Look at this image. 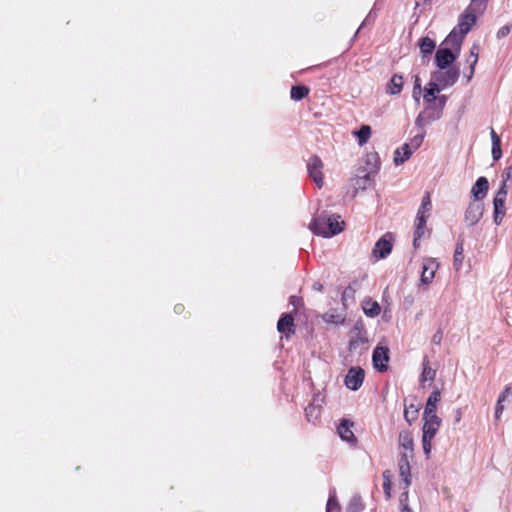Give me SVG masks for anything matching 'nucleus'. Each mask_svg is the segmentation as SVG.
I'll use <instances>...</instances> for the list:
<instances>
[{
	"instance_id": "f257e3e1",
	"label": "nucleus",
	"mask_w": 512,
	"mask_h": 512,
	"mask_svg": "<svg viewBox=\"0 0 512 512\" xmlns=\"http://www.w3.org/2000/svg\"><path fill=\"white\" fill-rule=\"evenodd\" d=\"M400 457L398 460L399 475L404 482L406 489L411 485L410 461L414 458V441L410 431H401L399 433Z\"/></svg>"
},
{
	"instance_id": "f03ea898",
	"label": "nucleus",
	"mask_w": 512,
	"mask_h": 512,
	"mask_svg": "<svg viewBox=\"0 0 512 512\" xmlns=\"http://www.w3.org/2000/svg\"><path fill=\"white\" fill-rule=\"evenodd\" d=\"M344 224V221L340 220V216H319L311 222L310 229L315 234L331 237L340 233L344 228Z\"/></svg>"
},
{
	"instance_id": "7ed1b4c3",
	"label": "nucleus",
	"mask_w": 512,
	"mask_h": 512,
	"mask_svg": "<svg viewBox=\"0 0 512 512\" xmlns=\"http://www.w3.org/2000/svg\"><path fill=\"white\" fill-rule=\"evenodd\" d=\"M423 418L424 425L422 428V445L426 457L429 458L432 449L431 442L440 428L441 419L437 415L427 417L423 416Z\"/></svg>"
},
{
	"instance_id": "20e7f679",
	"label": "nucleus",
	"mask_w": 512,
	"mask_h": 512,
	"mask_svg": "<svg viewBox=\"0 0 512 512\" xmlns=\"http://www.w3.org/2000/svg\"><path fill=\"white\" fill-rule=\"evenodd\" d=\"M484 11L477 10L476 8L466 7L458 19L457 30L462 35H467L472 27L477 22V16L482 15Z\"/></svg>"
},
{
	"instance_id": "39448f33",
	"label": "nucleus",
	"mask_w": 512,
	"mask_h": 512,
	"mask_svg": "<svg viewBox=\"0 0 512 512\" xmlns=\"http://www.w3.org/2000/svg\"><path fill=\"white\" fill-rule=\"evenodd\" d=\"M508 194V186L505 184V181H502V184L496 193L494 200H493V206H494V222L499 225L501 224L505 213V201Z\"/></svg>"
},
{
	"instance_id": "423d86ee",
	"label": "nucleus",
	"mask_w": 512,
	"mask_h": 512,
	"mask_svg": "<svg viewBox=\"0 0 512 512\" xmlns=\"http://www.w3.org/2000/svg\"><path fill=\"white\" fill-rule=\"evenodd\" d=\"M368 343L367 332L361 322H357L350 331L348 348L355 351Z\"/></svg>"
},
{
	"instance_id": "0eeeda50",
	"label": "nucleus",
	"mask_w": 512,
	"mask_h": 512,
	"mask_svg": "<svg viewBox=\"0 0 512 512\" xmlns=\"http://www.w3.org/2000/svg\"><path fill=\"white\" fill-rule=\"evenodd\" d=\"M394 237L390 232L385 233L376 243L372 254L376 259L386 258L392 251Z\"/></svg>"
},
{
	"instance_id": "6e6552de",
	"label": "nucleus",
	"mask_w": 512,
	"mask_h": 512,
	"mask_svg": "<svg viewBox=\"0 0 512 512\" xmlns=\"http://www.w3.org/2000/svg\"><path fill=\"white\" fill-rule=\"evenodd\" d=\"M389 360V348L380 345L376 346L372 354L374 368L381 373L386 372L388 370Z\"/></svg>"
},
{
	"instance_id": "1a4fd4ad",
	"label": "nucleus",
	"mask_w": 512,
	"mask_h": 512,
	"mask_svg": "<svg viewBox=\"0 0 512 512\" xmlns=\"http://www.w3.org/2000/svg\"><path fill=\"white\" fill-rule=\"evenodd\" d=\"M323 166L322 160L317 155H313L307 163L309 176L318 188H321L324 184V177L322 173Z\"/></svg>"
},
{
	"instance_id": "9d476101",
	"label": "nucleus",
	"mask_w": 512,
	"mask_h": 512,
	"mask_svg": "<svg viewBox=\"0 0 512 512\" xmlns=\"http://www.w3.org/2000/svg\"><path fill=\"white\" fill-rule=\"evenodd\" d=\"M365 372L360 367H352L345 376L344 383L350 390H358L364 381Z\"/></svg>"
},
{
	"instance_id": "9b49d317",
	"label": "nucleus",
	"mask_w": 512,
	"mask_h": 512,
	"mask_svg": "<svg viewBox=\"0 0 512 512\" xmlns=\"http://www.w3.org/2000/svg\"><path fill=\"white\" fill-rule=\"evenodd\" d=\"M457 54L450 48H439L435 53V64L441 69H447L456 60Z\"/></svg>"
},
{
	"instance_id": "f8f14e48",
	"label": "nucleus",
	"mask_w": 512,
	"mask_h": 512,
	"mask_svg": "<svg viewBox=\"0 0 512 512\" xmlns=\"http://www.w3.org/2000/svg\"><path fill=\"white\" fill-rule=\"evenodd\" d=\"M483 204L477 201L471 202L465 211V221L468 225L473 226L480 221L483 216Z\"/></svg>"
},
{
	"instance_id": "ddd939ff",
	"label": "nucleus",
	"mask_w": 512,
	"mask_h": 512,
	"mask_svg": "<svg viewBox=\"0 0 512 512\" xmlns=\"http://www.w3.org/2000/svg\"><path fill=\"white\" fill-rule=\"evenodd\" d=\"M439 264L433 258H427L422 265L421 282L429 284L433 281Z\"/></svg>"
},
{
	"instance_id": "4468645a",
	"label": "nucleus",
	"mask_w": 512,
	"mask_h": 512,
	"mask_svg": "<svg viewBox=\"0 0 512 512\" xmlns=\"http://www.w3.org/2000/svg\"><path fill=\"white\" fill-rule=\"evenodd\" d=\"M353 425V422H351L350 420L343 419L337 428L338 434L341 437V439L351 444H355L357 442V438L355 437L352 431Z\"/></svg>"
},
{
	"instance_id": "2eb2a0df",
	"label": "nucleus",
	"mask_w": 512,
	"mask_h": 512,
	"mask_svg": "<svg viewBox=\"0 0 512 512\" xmlns=\"http://www.w3.org/2000/svg\"><path fill=\"white\" fill-rule=\"evenodd\" d=\"M459 69L456 67H448L446 71L439 72L436 75V80L443 84V86L453 85L459 78Z\"/></svg>"
},
{
	"instance_id": "dca6fc26",
	"label": "nucleus",
	"mask_w": 512,
	"mask_h": 512,
	"mask_svg": "<svg viewBox=\"0 0 512 512\" xmlns=\"http://www.w3.org/2000/svg\"><path fill=\"white\" fill-rule=\"evenodd\" d=\"M277 330L289 336L295 333L294 318L291 314H283L277 323Z\"/></svg>"
},
{
	"instance_id": "f3484780",
	"label": "nucleus",
	"mask_w": 512,
	"mask_h": 512,
	"mask_svg": "<svg viewBox=\"0 0 512 512\" xmlns=\"http://www.w3.org/2000/svg\"><path fill=\"white\" fill-rule=\"evenodd\" d=\"M489 188L488 180L485 177H479L471 189L475 201L479 202L487 195Z\"/></svg>"
},
{
	"instance_id": "a211bd4d",
	"label": "nucleus",
	"mask_w": 512,
	"mask_h": 512,
	"mask_svg": "<svg viewBox=\"0 0 512 512\" xmlns=\"http://www.w3.org/2000/svg\"><path fill=\"white\" fill-rule=\"evenodd\" d=\"M440 400H441V392L439 391V389H435L427 399L423 416L427 417V416L436 415L437 405L440 402Z\"/></svg>"
},
{
	"instance_id": "6ab92c4d",
	"label": "nucleus",
	"mask_w": 512,
	"mask_h": 512,
	"mask_svg": "<svg viewBox=\"0 0 512 512\" xmlns=\"http://www.w3.org/2000/svg\"><path fill=\"white\" fill-rule=\"evenodd\" d=\"M464 38L465 35H462L457 28H454L444 40V44L451 46L458 53L461 49Z\"/></svg>"
},
{
	"instance_id": "aec40b11",
	"label": "nucleus",
	"mask_w": 512,
	"mask_h": 512,
	"mask_svg": "<svg viewBox=\"0 0 512 512\" xmlns=\"http://www.w3.org/2000/svg\"><path fill=\"white\" fill-rule=\"evenodd\" d=\"M428 217L423 216H416L415 219V231H414V239H413V246L417 248L419 246V241L424 235L425 227L427 223Z\"/></svg>"
},
{
	"instance_id": "412c9836",
	"label": "nucleus",
	"mask_w": 512,
	"mask_h": 512,
	"mask_svg": "<svg viewBox=\"0 0 512 512\" xmlns=\"http://www.w3.org/2000/svg\"><path fill=\"white\" fill-rule=\"evenodd\" d=\"M404 79L402 75L394 74L387 84L386 92L390 95H397L402 91Z\"/></svg>"
},
{
	"instance_id": "4be33fe9",
	"label": "nucleus",
	"mask_w": 512,
	"mask_h": 512,
	"mask_svg": "<svg viewBox=\"0 0 512 512\" xmlns=\"http://www.w3.org/2000/svg\"><path fill=\"white\" fill-rule=\"evenodd\" d=\"M478 57H479V45L474 43L470 49V55L467 59V62L470 64L469 73L465 75L467 77L468 81H470L474 75L475 66L478 62Z\"/></svg>"
},
{
	"instance_id": "5701e85b",
	"label": "nucleus",
	"mask_w": 512,
	"mask_h": 512,
	"mask_svg": "<svg viewBox=\"0 0 512 512\" xmlns=\"http://www.w3.org/2000/svg\"><path fill=\"white\" fill-rule=\"evenodd\" d=\"M412 150L409 144L405 143L395 151L394 161L396 164H402L410 158Z\"/></svg>"
},
{
	"instance_id": "b1692460",
	"label": "nucleus",
	"mask_w": 512,
	"mask_h": 512,
	"mask_svg": "<svg viewBox=\"0 0 512 512\" xmlns=\"http://www.w3.org/2000/svg\"><path fill=\"white\" fill-rule=\"evenodd\" d=\"M322 406L320 404H315L314 402L309 403V405L305 408V416L306 419L311 422L318 420L321 416Z\"/></svg>"
},
{
	"instance_id": "393cba45",
	"label": "nucleus",
	"mask_w": 512,
	"mask_h": 512,
	"mask_svg": "<svg viewBox=\"0 0 512 512\" xmlns=\"http://www.w3.org/2000/svg\"><path fill=\"white\" fill-rule=\"evenodd\" d=\"M432 209L431 194L426 192L422 197L421 205L418 209L417 215L423 217H429Z\"/></svg>"
},
{
	"instance_id": "a878e982",
	"label": "nucleus",
	"mask_w": 512,
	"mask_h": 512,
	"mask_svg": "<svg viewBox=\"0 0 512 512\" xmlns=\"http://www.w3.org/2000/svg\"><path fill=\"white\" fill-rule=\"evenodd\" d=\"M363 311L369 317H376L380 314L381 307L378 302L369 299L363 302Z\"/></svg>"
},
{
	"instance_id": "bb28decb",
	"label": "nucleus",
	"mask_w": 512,
	"mask_h": 512,
	"mask_svg": "<svg viewBox=\"0 0 512 512\" xmlns=\"http://www.w3.org/2000/svg\"><path fill=\"white\" fill-rule=\"evenodd\" d=\"M310 89L304 85H295L291 87L290 97L294 101H300L308 96Z\"/></svg>"
},
{
	"instance_id": "cd10ccee",
	"label": "nucleus",
	"mask_w": 512,
	"mask_h": 512,
	"mask_svg": "<svg viewBox=\"0 0 512 512\" xmlns=\"http://www.w3.org/2000/svg\"><path fill=\"white\" fill-rule=\"evenodd\" d=\"M358 139V144L363 146L366 144L371 136V127L369 125H362L358 131L354 132Z\"/></svg>"
},
{
	"instance_id": "c85d7f7f",
	"label": "nucleus",
	"mask_w": 512,
	"mask_h": 512,
	"mask_svg": "<svg viewBox=\"0 0 512 512\" xmlns=\"http://www.w3.org/2000/svg\"><path fill=\"white\" fill-rule=\"evenodd\" d=\"M435 46H436V44H435L434 40H432L429 37H423L419 41L420 51L424 55L432 54V52L435 49Z\"/></svg>"
},
{
	"instance_id": "c756f323",
	"label": "nucleus",
	"mask_w": 512,
	"mask_h": 512,
	"mask_svg": "<svg viewBox=\"0 0 512 512\" xmlns=\"http://www.w3.org/2000/svg\"><path fill=\"white\" fill-rule=\"evenodd\" d=\"M435 376H436V371L429 366V361L427 358H425L423 361V371L420 376V381L421 382H425L428 380L432 381V380H434Z\"/></svg>"
},
{
	"instance_id": "7c9ffc66",
	"label": "nucleus",
	"mask_w": 512,
	"mask_h": 512,
	"mask_svg": "<svg viewBox=\"0 0 512 512\" xmlns=\"http://www.w3.org/2000/svg\"><path fill=\"white\" fill-rule=\"evenodd\" d=\"M383 476V490L387 499L391 498V490H392V474L390 470H385L382 474Z\"/></svg>"
},
{
	"instance_id": "2f4dec72",
	"label": "nucleus",
	"mask_w": 512,
	"mask_h": 512,
	"mask_svg": "<svg viewBox=\"0 0 512 512\" xmlns=\"http://www.w3.org/2000/svg\"><path fill=\"white\" fill-rule=\"evenodd\" d=\"M419 408L414 404H410L409 406H405L404 409V418L405 420L411 424L418 417Z\"/></svg>"
},
{
	"instance_id": "473e14b6",
	"label": "nucleus",
	"mask_w": 512,
	"mask_h": 512,
	"mask_svg": "<svg viewBox=\"0 0 512 512\" xmlns=\"http://www.w3.org/2000/svg\"><path fill=\"white\" fill-rule=\"evenodd\" d=\"M464 248L463 243L459 242L456 245L455 252H454V267L456 270H459L462 266L463 260H464Z\"/></svg>"
},
{
	"instance_id": "72a5a7b5",
	"label": "nucleus",
	"mask_w": 512,
	"mask_h": 512,
	"mask_svg": "<svg viewBox=\"0 0 512 512\" xmlns=\"http://www.w3.org/2000/svg\"><path fill=\"white\" fill-rule=\"evenodd\" d=\"M326 512H342L341 505L336 495H330L326 504Z\"/></svg>"
},
{
	"instance_id": "f704fd0d",
	"label": "nucleus",
	"mask_w": 512,
	"mask_h": 512,
	"mask_svg": "<svg viewBox=\"0 0 512 512\" xmlns=\"http://www.w3.org/2000/svg\"><path fill=\"white\" fill-rule=\"evenodd\" d=\"M439 86L436 83H429V88L426 89L424 94V100L428 103L433 102L436 99L435 93L439 92Z\"/></svg>"
},
{
	"instance_id": "c9c22d12",
	"label": "nucleus",
	"mask_w": 512,
	"mask_h": 512,
	"mask_svg": "<svg viewBox=\"0 0 512 512\" xmlns=\"http://www.w3.org/2000/svg\"><path fill=\"white\" fill-rule=\"evenodd\" d=\"M490 0H471V3L467 7L476 8L480 11H485Z\"/></svg>"
},
{
	"instance_id": "e433bc0d",
	"label": "nucleus",
	"mask_w": 512,
	"mask_h": 512,
	"mask_svg": "<svg viewBox=\"0 0 512 512\" xmlns=\"http://www.w3.org/2000/svg\"><path fill=\"white\" fill-rule=\"evenodd\" d=\"M492 156L494 158V160H498L501 158L502 156V151H501V142L500 143H493L492 144Z\"/></svg>"
},
{
	"instance_id": "4c0bfd02",
	"label": "nucleus",
	"mask_w": 512,
	"mask_h": 512,
	"mask_svg": "<svg viewBox=\"0 0 512 512\" xmlns=\"http://www.w3.org/2000/svg\"><path fill=\"white\" fill-rule=\"evenodd\" d=\"M511 28H512V25L511 24H506L504 26H502L498 32H497V38H504L506 37L510 31H511Z\"/></svg>"
},
{
	"instance_id": "58836bf2",
	"label": "nucleus",
	"mask_w": 512,
	"mask_h": 512,
	"mask_svg": "<svg viewBox=\"0 0 512 512\" xmlns=\"http://www.w3.org/2000/svg\"><path fill=\"white\" fill-rule=\"evenodd\" d=\"M402 488L404 491L401 493L399 500H400V505L405 506V505H408V498H409L408 488H409V486L406 489L404 488V486Z\"/></svg>"
},
{
	"instance_id": "ea45409f",
	"label": "nucleus",
	"mask_w": 512,
	"mask_h": 512,
	"mask_svg": "<svg viewBox=\"0 0 512 512\" xmlns=\"http://www.w3.org/2000/svg\"><path fill=\"white\" fill-rule=\"evenodd\" d=\"M511 393V387L507 386L504 391L501 393L498 399H500V402H503Z\"/></svg>"
},
{
	"instance_id": "a19ab883",
	"label": "nucleus",
	"mask_w": 512,
	"mask_h": 512,
	"mask_svg": "<svg viewBox=\"0 0 512 512\" xmlns=\"http://www.w3.org/2000/svg\"><path fill=\"white\" fill-rule=\"evenodd\" d=\"M503 405H502V402H500V399H498V402H497V405H496V410H495V417L498 419L500 417V415L502 414L503 412Z\"/></svg>"
},
{
	"instance_id": "79ce46f5",
	"label": "nucleus",
	"mask_w": 512,
	"mask_h": 512,
	"mask_svg": "<svg viewBox=\"0 0 512 512\" xmlns=\"http://www.w3.org/2000/svg\"><path fill=\"white\" fill-rule=\"evenodd\" d=\"M490 134H491L492 144L496 143V141H497V143L501 142L500 137L497 135V133L495 132V130L493 128L491 129Z\"/></svg>"
},
{
	"instance_id": "37998d69",
	"label": "nucleus",
	"mask_w": 512,
	"mask_h": 512,
	"mask_svg": "<svg viewBox=\"0 0 512 512\" xmlns=\"http://www.w3.org/2000/svg\"><path fill=\"white\" fill-rule=\"evenodd\" d=\"M511 172H512V167H508L506 168L505 170V178L503 179V181H505V184L507 185V181L510 179L511 177Z\"/></svg>"
},
{
	"instance_id": "c03bdc74",
	"label": "nucleus",
	"mask_w": 512,
	"mask_h": 512,
	"mask_svg": "<svg viewBox=\"0 0 512 512\" xmlns=\"http://www.w3.org/2000/svg\"><path fill=\"white\" fill-rule=\"evenodd\" d=\"M416 90H418V93H420L421 85H420V82H419V78L417 76H416V80H415L414 92Z\"/></svg>"
},
{
	"instance_id": "a18cd8bd",
	"label": "nucleus",
	"mask_w": 512,
	"mask_h": 512,
	"mask_svg": "<svg viewBox=\"0 0 512 512\" xmlns=\"http://www.w3.org/2000/svg\"><path fill=\"white\" fill-rule=\"evenodd\" d=\"M176 313H181L184 310V306L182 304H178L174 308Z\"/></svg>"
},
{
	"instance_id": "49530a36",
	"label": "nucleus",
	"mask_w": 512,
	"mask_h": 512,
	"mask_svg": "<svg viewBox=\"0 0 512 512\" xmlns=\"http://www.w3.org/2000/svg\"><path fill=\"white\" fill-rule=\"evenodd\" d=\"M299 301V298L296 297V296H291L290 297V303L293 304V305H296V302Z\"/></svg>"
},
{
	"instance_id": "de8ad7c7",
	"label": "nucleus",
	"mask_w": 512,
	"mask_h": 512,
	"mask_svg": "<svg viewBox=\"0 0 512 512\" xmlns=\"http://www.w3.org/2000/svg\"><path fill=\"white\" fill-rule=\"evenodd\" d=\"M401 507H402L401 512H413L412 509L408 505L401 506Z\"/></svg>"
},
{
	"instance_id": "09e8293b",
	"label": "nucleus",
	"mask_w": 512,
	"mask_h": 512,
	"mask_svg": "<svg viewBox=\"0 0 512 512\" xmlns=\"http://www.w3.org/2000/svg\"><path fill=\"white\" fill-rule=\"evenodd\" d=\"M328 321L334 322V323H338L339 322V316H336V317L331 316V319H329Z\"/></svg>"
},
{
	"instance_id": "8fccbe9b",
	"label": "nucleus",
	"mask_w": 512,
	"mask_h": 512,
	"mask_svg": "<svg viewBox=\"0 0 512 512\" xmlns=\"http://www.w3.org/2000/svg\"><path fill=\"white\" fill-rule=\"evenodd\" d=\"M440 340H441V335H440V336L434 335V341H435L436 343H439V342H440Z\"/></svg>"
},
{
	"instance_id": "3c124183",
	"label": "nucleus",
	"mask_w": 512,
	"mask_h": 512,
	"mask_svg": "<svg viewBox=\"0 0 512 512\" xmlns=\"http://www.w3.org/2000/svg\"><path fill=\"white\" fill-rule=\"evenodd\" d=\"M314 289L321 290V289H322V286H321V285H319V286H314Z\"/></svg>"
},
{
	"instance_id": "603ef678",
	"label": "nucleus",
	"mask_w": 512,
	"mask_h": 512,
	"mask_svg": "<svg viewBox=\"0 0 512 512\" xmlns=\"http://www.w3.org/2000/svg\"><path fill=\"white\" fill-rule=\"evenodd\" d=\"M314 289L321 290V289H322V286H321V285H319V286H314Z\"/></svg>"
}]
</instances>
